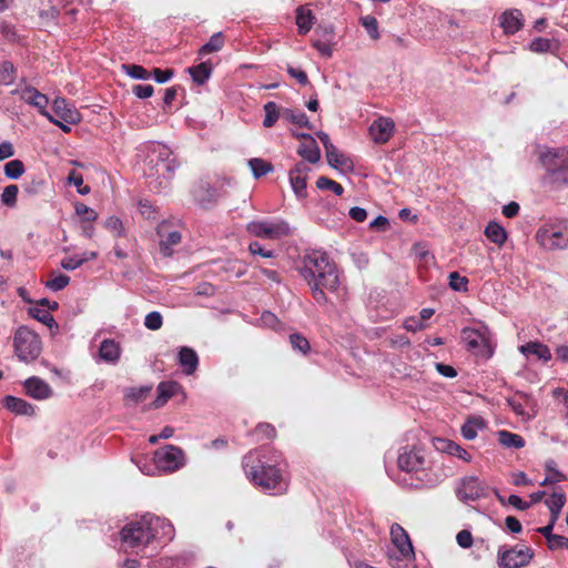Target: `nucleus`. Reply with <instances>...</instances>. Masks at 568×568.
Returning a JSON list of instances; mask_svg holds the SVG:
<instances>
[{"label":"nucleus","mask_w":568,"mask_h":568,"mask_svg":"<svg viewBox=\"0 0 568 568\" xmlns=\"http://www.w3.org/2000/svg\"><path fill=\"white\" fill-rule=\"evenodd\" d=\"M308 172L310 168L303 162L295 164V166L290 171L288 175L291 185L295 194L300 197L306 196V181Z\"/></svg>","instance_id":"obj_18"},{"label":"nucleus","mask_w":568,"mask_h":568,"mask_svg":"<svg viewBox=\"0 0 568 568\" xmlns=\"http://www.w3.org/2000/svg\"><path fill=\"white\" fill-rule=\"evenodd\" d=\"M293 135L302 141L297 154L310 163H317L321 159V150L314 138L308 133H294Z\"/></svg>","instance_id":"obj_14"},{"label":"nucleus","mask_w":568,"mask_h":568,"mask_svg":"<svg viewBox=\"0 0 568 568\" xmlns=\"http://www.w3.org/2000/svg\"><path fill=\"white\" fill-rule=\"evenodd\" d=\"M151 389V386L132 387L125 393L124 399L134 404L141 403L146 399Z\"/></svg>","instance_id":"obj_44"},{"label":"nucleus","mask_w":568,"mask_h":568,"mask_svg":"<svg viewBox=\"0 0 568 568\" xmlns=\"http://www.w3.org/2000/svg\"><path fill=\"white\" fill-rule=\"evenodd\" d=\"M302 264L301 274L308 285L318 283L328 291L337 290L339 284L337 267L326 252L311 251L304 255Z\"/></svg>","instance_id":"obj_3"},{"label":"nucleus","mask_w":568,"mask_h":568,"mask_svg":"<svg viewBox=\"0 0 568 568\" xmlns=\"http://www.w3.org/2000/svg\"><path fill=\"white\" fill-rule=\"evenodd\" d=\"M566 494L562 490L555 491L550 498H548L545 503L549 508L550 517H552V521H557L562 507L566 504Z\"/></svg>","instance_id":"obj_30"},{"label":"nucleus","mask_w":568,"mask_h":568,"mask_svg":"<svg viewBox=\"0 0 568 568\" xmlns=\"http://www.w3.org/2000/svg\"><path fill=\"white\" fill-rule=\"evenodd\" d=\"M534 555V550L529 546H500L497 554V562L499 568H524L530 564Z\"/></svg>","instance_id":"obj_7"},{"label":"nucleus","mask_w":568,"mask_h":568,"mask_svg":"<svg viewBox=\"0 0 568 568\" xmlns=\"http://www.w3.org/2000/svg\"><path fill=\"white\" fill-rule=\"evenodd\" d=\"M45 186V181L41 175L33 174L29 175L28 180L23 184V192L30 196L40 194Z\"/></svg>","instance_id":"obj_37"},{"label":"nucleus","mask_w":568,"mask_h":568,"mask_svg":"<svg viewBox=\"0 0 568 568\" xmlns=\"http://www.w3.org/2000/svg\"><path fill=\"white\" fill-rule=\"evenodd\" d=\"M13 348L21 362L31 363L40 356L42 344L38 334L27 326H20L14 333Z\"/></svg>","instance_id":"obj_6"},{"label":"nucleus","mask_w":568,"mask_h":568,"mask_svg":"<svg viewBox=\"0 0 568 568\" xmlns=\"http://www.w3.org/2000/svg\"><path fill=\"white\" fill-rule=\"evenodd\" d=\"M497 436L499 444L506 448L519 449L525 446V439L518 434L508 430H499Z\"/></svg>","instance_id":"obj_31"},{"label":"nucleus","mask_w":568,"mask_h":568,"mask_svg":"<svg viewBox=\"0 0 568 568\" xmlns=\"http://www.w3.org/2000/svg\"><path fill=\"white\" fill-rule=\"evenodd\" d=\"M287 73L302 85H306L308 83V77H307L306 72L303 71L302 69L288 65Z\"/></svg>","instance_id":"obj_63"},{"label":"nucleus","mask_w":568,"mask_h":568,"mask_svg":"<svg viewBox=\"0 0 568 568\" xmlns=\"http://www.w3.org/2000/svg\"><path fill=\"white\" fill-rule=\"evenodd\" d=\"M500 27L505 33L514 34L519 31L523 27V13L518 9H511L505 11L500 16Z\"/></svg>","instance_id":"obj_21"},{"label":"nucleus","mask_w":568,"mask_h":568,"mask_svg":"<svg viewBox=\"0 0 568 568\" xmlns=\"http://www.w3.org/2000/svg\"><path fill=\"white\" fill-rule=\"evenodd\" d=\"M132 92L140 99L152 97L154 89L151 84H135L132 87Z\"/></svg>","instance_id":"obj_62"},{"label":"nucleus","mask_w":568,"mask_h":568,"mask_svg":"<svg viewBox=\"0 0 568 568\" xmlns=\"http://www.w3.org/2000/svg\"><path fill=\"white\" fill-rule=\"evenodd\" d=\"M552 41L547 38H536L530 43V50L537 53H545L551 51Z\"/></svg>","instance_id":"obj_57"},{"label":"nucleus","mask_w":568,"mask_h":568,"mask_svg":"<svg viewBox=\"0 0 568 568\" xmlns=\"http://www.w3.org/2000/svg\"><path fill=\"white\" fill-rule=\"evenodd\" d=\"M248 252L252 254V255H260L262 257H265V258H271V257H274V251L272 250H265L261 243L254 241L252 243H250L248 245Z\"/></svg>","instance_id":"obj_60"},{"label":"nucleus","mask_w":568,"mask_h":568,"mask_svg":"<svg viewBox=\"0 0 568 568\" xmlns=\"http://www.w3.org/2000/svg\"><path fill=\"white\" fill-rule=\"evenodd\" d=\"M180 389L181 385L178 382H161L156 388L158 396L152 403L153 408L163 407Z\"/></svg>","instance_id":"obj_20"},{"label":"nucleus","mask_w":568,"mask_h":568,"mask_svg":"<svg viewBox=\"0 0 568 568\" xmlns=\"http://www.w3.org/2000/svg\"><path fill=\"white\" fill-rule=\"evenodd\" d=\"M546 174L542 183L551 190L568 186V149L559 148L547 150L539 156Z\"/></svg>","instance_id":"obj_4"},{"label":"nucleus","mask_w":568,"mask_h":568,"mask_svg":"<svg viewBox=\"0 0 568 568\" xmlns=\"http://www.w3.org/2000/svg\"><path fill=\"white\" fill-rule=\"evenodd\" d=\"M12 94H20L21 100L38 109L39 113L49 121H53V115L47 111L49 99L33 87H27L23 90H13Z\"/></svg>","instance_id":"obj_12"},{"label":"nucleus","mask_w":568,"mask_h":568,"mask_svg":"<svg viewBox=\"0 0 568 568\" xmlns=\"http://www.w3.org/2000/svg\"><path fill=\"white\" fill-rule=\"evenodd\" d=\"M555 462L554 460H550L546 464V469L548 471H552V476H547L541 483H540V486H547V485H550V484H555V483H558V481H561V480H566V476L556 470L555 467Z\"/></svg>","instance_id":"obj_54"},{"label":"nucleus","mask_w":568,"mask_h":568,"mask_svg":"<svg viewBox=\"0 0 568 568\" xmlns=\"http://www.w3.org/2000/svg\"><path fill=\"white\" fill-rule=\"evenodd\" d=\"M52 111L55 119H59L68 124H77L81 121V114L79 111L64 98L54 99Z\"/></svg>","instance_id":"obj_16"},{"label":"nucleus","mask_w":568,"mask_h":568,"mask_svg":"<svg viewBox=\"0 0 568 568\" xmlns=\"http://www.w3.org/2000/svg\"><path fill=\"white\" fill-rule=\"evenodd\" d=\"M457 544L462 548H469L473 545V536L469 530L463 529L456 536Z\"/></svg>","instance_id":"obj_64"},{"label":"nucleus","mask_w":568,"mask_h":568,"mask_svg":"<svg viewBox=\"0 0 568 568\" xmlns=\"http://www.w3.org/2000/svg\"><path fill=\"white\" fill-rule=\"evenodd\" d=\"M310 287L312 291V296L317 304L325 305L328 302L327 296L324 292V290H326V287H324L323 285H320L318 283H312V285H310Z\"/></svg>","instance_id":"obj_59"},{"label":"nucleus","mask_w":568,"mask_h":568,"mask_svg":"<svg viewBox=\"0 0 568 568\" xmlns=\"http://www.w3.org/2000/svg\"><path fill=\"white\" fill-rule=\"evenodd\" d=\"M326 159H327L328 164L336 170H341V171L353 170V161L344 153L338 152L336 146H334L333 149H331L326 152Z\"/></svg>","instance_id":"obj_26"},{"label":"nucleus","mask_w":568,"mask_h":568,"mask_svg":"<svg viewBox=\"0 0 568 568\" xmlns=\"http://www.w3.org/2000/svg\"><path fill=\"white\" fill-rule=\"evenodd\" d=\"M122 70L133 79L148 80L151 77V72L139 64H122Z\"/></svg>","instance_id":"obj_46"},{"label":"nucleus","mask_w":568,"mask_h":568,"mask_svg":"<svg viewBox=\"0 0 568 568\" xmlns=\"http://www.w3.org/2000/svg\"><path fill=\"white\" fill-rule=\"evenodd\" d=\"M463 337L469 351L487 358L493 355V347L485 332L467 327L463 329Z\"/></svg>","instance_id":"obj_10"},{"label":"nucleus","mask_w":568,"mask_h":568,"mask_svg":"<svg viewBox=\"0 0 568 568\" xmlns=\"http://www.w3.org/2000/svg\"><path fill=\"white\" fill-rule=\"evenodd\" d=\"M519 352L526 356L535 355L538 359L549 362L551 359V353L546 344L538 341H531L519 346Z\"/></svg>","instance_id":"obj_25"},{"label":"nucleus","mask_w":568,"mask_h":568,"mask_svg":"<svg viewBox=\"0 0 568 568\" xmlns=\"http://www.w3.org/2000/svg\"><path fill=\"white\" fill-rule=\"evenodd\" d=\"M282 118L288 120L290 122L301 128L312 129L308 118L303 111L282 108Z\"/></svg>","instance_id":"obj_35"},{"label":"nucleus","mask_w":568,"mask_h":568,"mask_svg":"<svg viewBox=\"0 0 568 568\" xmlns=\"http://www.w3.org/2000/svg\"><path fill=\"white\" fill-rule=\"evenodd\" d=\"M159 236V251L164 257H171L174 254V246L181 244L182 234L169 221L161 222L156 227Z\"/></svg>","instance_id":"obj_9"},{"label":"nucleus","mask_w":568,"mask_h":568,"mask_svg":"<svg viewBox=\"0 0 568 568\" xmlns=\"http://www.w3.org/2000/svg\"><path fill=\"white\" fill-rule=\"evenodd\" d=\"M536 240L549 251L568 248V220L555 219L546 222L538 229Z\"/></svg>","instance_id":"obj_5"},{"label":"nucleus","mask_w":568,"mask_h":568,"mask_svg":"<svg viewBox=\"0 0 568 568\" xmlns=\"http://www.w3.org/2000/svg\"><path fill=\"white\" fill-rule=\"evenodd\" d=\"M151 74H153L154 77V80L158 82V83H165L168 82L169 80H171L174 75V70L173 69H160V68H154L151 72Z\"/></svg>","instance_id":"obj_61"},{"label":"nucleus","mask_w":568,"mask_h":568,"mask_svg":"<svg viewBox=\"0 0 568 568\" xmlns=\"http://www.w3.org/2000/svg\"><path fill=\"white\" fill-rule=\"evenodd\" d=\"M23 386L27 395L38 400L50 398L53 393L51 386L37 376L26 379Z\"/></svg>","instance_id":"obj_19"},{"label":"nucleus","mask_w":568,"mask_h":568,"mask_svg":"<svg viewBox=\"0 0 568 568\" xmlns=\"http://www.w3.org/2000/svg\"><path fill=\"white\" fill-rule=\"evenodd\" d=\"M155 463L164 470L174 471L184 463V453L181 448L168 445L155 452Z\"/></svg>","instance_id":"obj_11"},{"label":"nucleus","mask_w":568,"mask_h":568,"mask_svg":"<svg viewBox=\"0 0 568 568\" xmlns=\"http://www.w3.org/2000/svg\"><path fill=\"white\" fill-rule=\"evenodd\" d=\"M178 358L180 366L186 375H192L197 369L199 356L193 348L182 346L179 351Z\"/></svg>","instance_id":"obj_22"},{"label":"nucleus","mask_w":568,"mask_h":568,"mask_svg":"<svg viewBox=\"0 0 568 568\" xmlns=\"http://www.w3.org/2000/svg\"><path fill=\"white\" fill-rule=\"evenodd\" d=\"M159 529H166L165 535H170L173 526L165 519L150 515L126 524L120 532L124 550L139 554L158 539Z\"/></svg>","instance_id":"obj_2"},{"label":"nucleus","mask_w":568,"mask_h":568,"mask_svg":"<svg viewBox=\"0 0 568 568\" xmlns=\"http://www.w3.org/2000/svg\"><path fill=\"white\" fill-rule=\"evenodd\" d=\"M485 234L491 242L498 245H503L507 240L505 229L495 222H490L486 226Z\"/></svg>","instance_id":"obj_41"},{"label":"nucleus","mask_w":568,"mask_h":568,"mask_svg":"<svg viewBox=\"0 0 568 568\" xmlns=\"http://www.w3.org/2000/svg\"><path fill=\"white\" fill-rule=\"evenodd\" d=\"M19 187L16 184L7 185L1 194V202L8 207H14L17 204V197Z\"/></svg>","instance_id":"obj_47"},{"label":"nucleus","mask_w":568,"mask_h":568,"mask_svg":"<svg viewBox=\"0 0 568 568\" xmlns=\"http://www.w3.org/2000/svg\"><path fill=\"white\" fill-rule=\"evenodd\" d=\"M68 181L70 184H73L78 187V192L80 194H88L90 192V187L88 185H83V176L75 170H72L68 175Z\"/></svg>","instance_id":"obj_56"},{"label":"nucleus","mask_w":568,"mask_h":568,"mask_svg":"<svg viewBox=\"0 0 568 568\" xmlns=\"http://www.w3.org/2000/svg\"><path fill=\"white\" fill-rule=\"evenodd\" d=\"M398 467L407 473L417 471L423 467L424 458L415 450L404 452L398 456Z\"/></svg>","instance_id":"obj_23"},{"label":"nucleus","mask_w":568,"mask_h":568,"mask_svg":"<svg viewBox=\"0 0 568 568\" xmlns=\"http://www.w3.org/2000/svg\"><path fill=\"white\" fill-rule=\"evenodd\" d=\"M144 325L151 331H158L163 325L162 315L159 312H151L144 318Z\"/></svg>","instance_id":"obj_58"},{"label":"nucleus","mask_w":568,"mask_h":568,"mask_svg":"<svg viewBox=\"0 0 568 568\" xmlns=\"http://www.w3.org/2000/svg\"><path fill=\"white\" fill-rule=\"evenodd\" d=\"M362 26L366 29L367 33L373 40H378L381 34L378 31L377 19L373 16H365L361 18Z\"/></svg>","instance_id":"obj_50"},{"label":"nucleus","mask_w":568,"mask_h":568,"mask_svg":"<svg viewBox=\"0 0 568 568\" xmlns=\"http://www.w3.org/2000/svg\"><path fill=\"white\" fill-rule=\"evenodd\" d=\"M290 343L293 349L298 351L304 355L307 354L311 349L310 342L304 335L300 333L291 334Z\"/></svg>","instance_id":"obj_48"},{"label":"nucleus","mask_w":568,"mask_h":568,"mask_svg":"<svg viewBox=\"0 0 568 568\" xmlns=\"http://www.w3.org/2000/svg\"><path fill=\"white\" fill-rule=\"evenodd\" d=\"M485 426V422L481 417H470L462 426V435L464 438L471 440L476 438L478 429H483Z\"/></svg>","instance_id":"obj_36"},{"label":"nucleus","mask_w":568,"mask_h":568,"mask_svg":"<svg viewBox=\"0 0 568 568\" xmlns=\"http://www.w3.org/2000/svg\"><path fill=\"white\" fill-rule=\"evenodd\" d=\"M121 347L114 339H103L99 347V356L102 361L115 364L119 362Z\"/></svg>","instance_id":"obj_24"},{"label":"nucleus","mask_w":568,"mask_h":568,"mask_svg":"<svg viewBox=\"0 0 568 568\" xmlns=\"http://www.w3.org/2000/svg\"><path fill=\"white\" fill-rule=\"evenodd\" d=\"M456 495L462 501H474L486 496L485 486L477 477H466L456 489Z\"/></svg>","instance_id":"obj_13"},{"label":"nucleus","mask_w":568,"mask_h":568,"mask_svg":"<svg viewBox=\"0 0 568 568\" xmlns=\"http://www.w3.org/2000/svg\"><path fill=\"white\" fill-rule=\"evenodd\" d=\"M6 407L18 415L32 416L34 414V407L27 400L8 395L4 397Z\"/></svg>","instance_id":"obj_27"},{"label":"nucleus","mask_w":568,"mask_h":568,"mask_svg":"<svg viewBox=\"0 0 568 568\" xmlns=\"http://www.w3.org/2000/svg\"><path fill=\"white\" fill-rule=\"evenodd\" d=\"M316 186L321 190H331L336 195H342L344 193V187L342 184L335 182L334 180L327 176H320L316 181Z\"/></svg>","instance_id":"obj_49"},{"label":"nucleus","mask_w":568,"mask_h":568,"mask_svg":"<svg viewBox=\"0 0 568 568\" xmlns=\"http://www.w3.org/2000/svg\"><path fill=\"white\" fill-rule=\"evenodd\" d=\"M281 453L267 447L248 450L242 457V468L246 478L256 487L282 495L287 490L281 468Z\"/></svg>","instance_id":"obj_1"},{"label":"nucleus","mask_w":568,"mask_h":568,"mask_svg":"<svg viewBox=\"0 0 568 568\" xmlns=\"http://www.w3.org/2000/svg\"><path fill=\"white\" fill-rule=\"evenodd\" d=\"M70 282V277L65 274H58L45 283V286L51 291H61Z\"/></svg>","instance_id":"obj_55"},{"label":"nucleus","mask_w":568,"mask_h":568,"mask_svg":"<svg viewBox=\"0 0 568 568\" xmlns=\"http://www.w3.org/2000/svg\"><path fill=\"white\" fill-rule=\"evenodd\" d=\"M438 443L440 444L437 447L438 449L445 450L453 456H458L466 462L470 460V454L456 443L446 439H439Z\"/></svg>","instance_id":"obj_39"},{"label":"nucleus","mask_w":568,"mask_h":568,"mask_svg":"<svg viewBox=\"0 0 568 568\" xmlns=\"http://www.w3.org/2000/svg\"><path fill=\"white\" fill-rule=\"evenodd\" d=\"M290 225L284 221H252L246 232L255 237L277 240L290 234Z\"/></svg>","instance_id":"obj_8"},{"label":"nucleus","mask_w":568,"mask_h":568,"mask_svg":"<svg viewBox=\"0 0 568 568\" xmlns=\"http://www.w3.org/2000/svg\"><path fill=\"white\" fill-rule=\"evenodd\" d=\"M224 34L222 32H216L212 34L210 40L199 49V55L204 57L213 52H219L224 47Z\"/></svg>","instance_id":"obj_33"},{"label":"nucleus","mask_w":568,"mask_h":568,"mask_svg":"<svg viewBox=\"0 0 568 568\" xmlns=\"http://www.w3.org/2000/svg\"><path fill=\"white\" fill-rule=\"evenodd\" d=\"M28 313L31 317L47 325L52 332L59 329V325L54 317L50 314L49 310H42L39 307H30Z\"/></svg>","instance_id":"obj_34"},{"label":"nucleus","mask_w":568,"mask_h":568,"mask_svg":"<svg viewBox=\"0 0 568 568\" xmlns=\"http://www.w3.org/2000/svg\"><path fill=\"white\" fill-rule=\"evenodd\" d=\"M105 227L116 237L125 236V230L122 221L116 216H110L105 221Z\"/></svg>","instance_id":"obj_52"},{"label":"nucleus","mask_w":568,"mask_h":568,"mask_svg":"<svg viewBox=\"0 0 568 568\" xmlns=\"http://www.w3.org/2000/svg\"><path fill=\"white\" fill-rule=\"evenodd\" d=\"M314 16L312 11L304 6L296 9V26L300 34H306L313 27Z\"/></svg>","instance_id":"obj_29"},{"label":"nucleus","mask_w":568,"mask_h":568,"mask_svg":"<svg viewBox=\"0 0 568 568\" xmlns=\"http://www.w3.org/2000/svg\"><path fill=\"white\" fill-rule=\"evenodd\" d=\"M392 542L398 549L400 555L408 558L414 555L413 545L407 531L397 523L390 527Z\"/></svg>","instance_id":"obj_17"},{"label":"nucleus","mask_w":568,"mask_h":568,"mask_svg":"<svg viewBox=\"0 0 568 568\" xmlns=\"http://www.w3.org/2000/svg\"><path fill=\"white\" fill-rule=\"evenodd\" d=\"M187 71L195 83L204 84L211 77L212 64L210 62H202L189 68Z\"/></svg>","instance_id":"obj_32"},{"label":"nucleus","mask_w":568,"mask_h":568,"mask_svg":"<svg viewBox=\"0 0 568 568\" xmlns=\"http://www.w3.org/2000/svg\"><path fill=\"white\" fill-rule=\"evenodd\" d=\"M97 257V253L95 252H91V253H83L81 256H71V257H64L62 261H61V266L64 268V270H68V271H73L78 267H80L84 262H87L88 260H92V258H95Z\"/></svg>","instance_id":"obj_43"},{"label":"nucleus","mask_w":568,"mask_h":568,"mask_svg":"<svg viewBox=\"0 0 568 568\" xmlns=\"http://www.w3.org/2000/svg\"><path fill=\"white\" fill-rule=\"evenodd\" d=\"M265 118L263 125L265 128H272L276 121L282 118V109L274 102L268 101L264 104Z\"/></svg>","instance_id":"obj_38"},{"label":"nucleus","mask_w":568,"mask_h":568,"mask_svg":"<svg viewBox=\"0 0 568 568\" xmlns=\"http://www.w3.org/2000/svg\"><path fill=\"white\" fill-rule=\"evenodd\" d=\"M4 174L8 179L17 180L21 178L26 171L21 160H11L4 164Z\"/></svg>","instance_id":"obj_45"},{"label":"nucleus","mask_w":568,"mask_h":568,"mask_svg":"<svg viewBox=\"0 0 568 568\" xmlns=\"http://www.w3.org/2000/svg\"><path fill=\"white\" fill-rule=\"evenodd\" d=\"M468 282V278L459 275L458 272H452L449 274V287L456 292H467Z\"/></svg>","instance_id":"obj_51"},{"label":"nucleus","mask_w":568,"mask_h":568,"mask_svg":"<svg viewBox=\"0 0 568 568\" xmlns=\"http://www.w3.org/2000/svg\"><path fill=\"white\" fill-rule=\"evenodd\" d=\"M507 403L511 410L518 416H521L524 419L531 418V415L526 412V407L531 403V398L528 395L517 393L514 397L509 398Z\"/></svg>","instance_id":"obj_28"},{"label":"nucleus","mask_w":568,"mask_h":568,"mask_svg":"<svg viewBox=\"0 0 568 568\" xmlns=\"http://www.w3.org/2000/svg\"><path fill=\"white\" fill-rule=\"evenodd\" d=\"M248 166L252 170L255 179H260L273 171L272 163L260 158H253L248 160Z\"/></svg>","instance_id":"obj_42"},{"label":"nucleus","mask_w":568,"mask_h":568,"mask_svg":"<svg viewBox=\"0 0 568 568\" xmlns=\"http://www.w3.org/2000/svg\"><path fill=\"white\" fill-rule=\"evenodd\" d=\"M17 79V68L11 61L0 62V84L11 85Z\"/></svg>","instance_id":"obj_40"},{"label":"nucleus","mask_w":568,"mask_h":568,"mask_svg":"<svg viewBox=\"0 0 568 568\" xmlns=\"http://www.w3.org/2000/svg\"><path fill=\"white\" fill-rule=\"evenodd\" d=\"M75 213L82 219L83 222L87 223H92L98 219V213L84 203H78L75 205Z\"/></svg>","instance_id":"obj_53"},{"label":"nucleus","mask_w":568,"mask_h":568,"mask_svg":"<svg viewBox=\"0 0 568 568\" xmlns=\"http://www.w3.org/2000/svg\"><path fill=\"white\" fill-rule=\"evenodd\" d=\"M395 124L389 118L381 116L369 126V134L378 144L387 143L394 134Z\"/></svg>","instance_id":"obj_15"}]
</instances>
